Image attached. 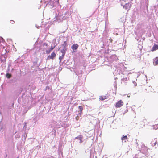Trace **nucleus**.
<instances>
[{
	"mask_svg": "<svg viewBox=\"0 0 158 158\" xmlns=\"http://www.w3.org/2000/svg\"><path fill=\"white\" fill-rule=\"evenodd\" d=\"M4 74V73H1V74L2 75H3Z\"/></svg>",
	"mask_w": 158,
	"mask_h": 158,
	"instance_id": "nucleus-52",
	"label": "nucleus"
},
{
	"mask_svg": "<svg viewBox=\"0 0 158 158\" xmlns=\"http://www.w3.org/2000/svg\"><path fill=\"white\" fill-rule=\"evenodd\" d=\"M68 62V61L66 60H64L61 63L62 64H66V65H68L69 64L67 63Z\"/></svg>",
	"mask_w": 158,
	"mask_h": 158,
	"instance_id": "nucleus-30",
	"label": "nucleus"
},
{
	"mask_svg": "<svg viewBox=\"0 0 158 158\" xmlns=\"http://www.w3.org/2000/svg\"><path fill=\"white\" fill-rule=\"evenodd\" d=\"M62 53V55L61 56H60L59 58V59L60 60V62L59 63H60L61 62V61L63 59L65 55V53L63 52H61Z\"/></svg>",
	"mask_w": 158,
	"mask_h": 158,
	"instance_id": "nucleus-18",
	"label": "nucleus"
},
{
	"mask_svg": "<svg viewBox=\"0 0 158 158\" xmlns=\"http://www.w3.org/2000/svg\"><path fill=\"white\" fill-rule=\"evenodd\" d=\"M40 65V63L39 64H37V67H38Z\"/></svg>",
	"mask_w": 158,
	"mask_h": 158,
	"instance_id": "nucleus-49",
	"label": "nucleus"
},
{
	"mask_svg": "<svg viewBox=\"0 0 158 158\" xmlns=\"http://www.w3.org/2000/svg\"><path fill=\"white\" fill-rule=\"evenodd\" d=\"M145 77H146V78H147V76L145 75Z\"/></svg>",
	"mask_w": 158,
	"mask_h": 158,
	"instance_id": "nucleus-55",
	"label": "nucleus"
},
{
	"mask_svg": "<svg viewBox=\"0 0 158 158\" xmlns=\"http://www.w3.org/2000/svg\"><path fill=\"white\" fill-rule=\"evenodd\" d=\"M27 136V134H26L25 133L23 135V137L24 138V140H26Z\"/></svg>",
	"mask_w": 158,
	"mask_h": 158,
	"instance_id": "nucleus-35",
	"label": "nucleus"
},
{
	"mask_svg": "<svg viewBox=\"0 0 158 158\" xmlns=\"http://www.w3.org/2000/svg\"><path fill=\"white\" fill-rule=\"evenodd\" d=\"M37 60H36L35 61H34L33 63V66H36L37 67Z\"/></svg>",
	"mask_w": 158,
	"mask_h": 158,
	"instance_id": "nucleus-31",
	"label": "nucleus"
},
{
	"mask_svg": "<svg viewBox=\"0 0 158 158\" xmlns=\"http://www.w3.org/2000/svg\"><path fill=\"white\" fill-rule=\"evenodd\" d=\"M56 54L54 51L50 55H49L47 58L46 60H53L55 59Z\"/></svg>",
	"mask_w": 158,
	"mask_h": 158,
	"instance_id": "nucleus-7",
	"label": "nucleus"
},
{
	"mask_svg": "<svg viewBox=\"0 0 158 158\" xmlns=\"http://www.w3.org/2000/svg\"><path fill=\"white\" fill-rule=\"evenodd\" d=\"M22 72L20 69H17L16 71V76L17 77H20L22 75Z\"/></svg>",
	"mask_w": 158,
	"mask_h": 158,
	"instance_id": "nucleus-13",
	"label": "nucleus"
},
{
	"mask_svg": "<svg viewBox=\"0 0 158 158\" xmlns=\"http://www.w3.org/2000/svg\"><path fill=\"white\" fill-rule=\"evenodd\" d=\"M55 46H54L53 47L52 46H51V48H50L52 51L55 48Z\"/></svg>",
	"mask_w": 158,
	"mask_h": 158,
	"instance_id": "nucleus-40",
	"label": "nucleus"
},
{
	"mask_svg": "<svg viewBox=\"0 0 158 158\" xmlns=\"http://www.w3.org/2000/svg\"><path fill=\"white\" fill-rule=\"evenodd\" d=\"M59 0H44L46 6L49 8L52 9L56 7L58 4Z\"/></svg>",
	"mask_w": 158,
	"mask_h": 158,
	"instance_id": "nucleus-2",
	"label": "nucleus"
},
{
	"mask_svg": "<svg viewBox=\"0 0 158 158\" xmlns=\"http://www.w3.org/2000/svg\"><path fill=\"white\" fill-rule=\"evenodd\" d=\"M25 123V124L24 125V127H25L26 126V123Z\"/></svg>",
	"mask_w": 158,
	"mask_h": 158,
	"instance_id": "nucleus-50",
	"label": "nucleus"
},
{
	"mask_svg": "<svg viewBox=\"0 0 158 158\" xmlns=\"http://www.w3.org/2000/svg\"><path fill=\"white\" fill-rule=\"evenodd\" d=\"M80 30H79V32H80Z\"/></svg>",
	"mask_w": 158,
	"mask_h": 158,
	"instance_id": "nucleus-56",
	"label": "nucleus"
},
{
	"mask_svg": "<svg viewBox=\"0 0 158 158\" xmlns=\"http://www.w3.org/2000/svg\"><path fill=\"white\" fill-rule=\"evenodd\" d=\"M63 46V49L60 51L61 52H63L66 53V51L67 50L68 44L66 41H64L63 44H62Z\"/></svg>",
	"mask_w": 158,
	"mask_h": 158,
	"instance_id": "nucleus-6",
	"label": "nucleus"
},
{
	"mask_svg": "<svg viewBox=\"0 0 158 158\" xmlns=\"http://www.w3.org/2000/svg\"><path fill=\"white\" fill-rule=\"evenodd\" d=\"M5 42V40H4V39H3V38L2 37H0V48H1V47H2V48L3 49H4L5 50V51H6V47L2 46V45L1 44V43H4Z\"/></svg>",
	"mask_w": 158,
	"mask_h": 158,
	"instance_id": "nucleus-9",
	"label": "nucleus"
},
{
	"mask_svg": "<svg viewBox=\"0 0 158 158\" xmlns=\"http://www.w3.org/2000/svg\"><path fill=\"white\" fill-rule=\"evenodd\" d=\"M77 125L76 126L77 127H79L80 126V124L77 122L76 123Z\"/></svg>",
	"mask_w": 158,
	"mask_h": 158,
	"instance_id": "nucleus-43",
	"label": "nucleus"
},
{
	"mask_svg": "<svg viewBox=\"0 0 158 158\" xmlns=\"http://www.w3.org/2000/svg\"><path fill=\"white\" fill-rule=\"evenodd\" d=\"M14 69L13 68H12L11 70V72Z\"/></svg>",
	"mask_w": 158,
	"mask_h": 158,
	"instance_id": "nucleus-53",
	"label": "nucleus"
},
{
	"mask_svg": "<svg viewBox=\"0 0 158 158\" xmlns=\"http://www.w3.org/2000/svg\"><path fill=\"white\" fill-rule=\"evenodd\" d=\"M83 73V71L81 70L78 72V73H76V74H77L78 75V77H80V76L79 75L82 74Z\"/></svg>",
	"mask_w": 158,
	"mask_h": 158,
	"instance_id": "nucleus-28",
	"label": "nucleus"
},
{
	"mask_svg": "<svg viewBox=\"0 0 158 158\" xmlns=\"http://www.w3.org/2000/svg\"><path fill=\"white\" fill-rule=\"evenodd\" d=\"M13 108L11 109L7 110V112L8 114H10V115L12 113H13Z\"/></svg>",
	"mask_w": 158,
	"mask_h": 158,
	"instance_id": "nucleus-27",
	"label": "nucleus"
},
{
	"mask_svg": "<svg viewBox=\"0 0 158 158\" xmlns=\"http://www.w3.org/2000/svg\"><path fill=\"white\" fill-rule=\"evenodd\" d=\"M106 98V97L105 96H100L99 97V99L100 100L102 101L104 100Z\"/></svg>",
	"mask_w": 158,
	"mask_h": 158,
	"instance_id": "nucleus-24",
	"label": "nucleus"
},
{
	"mask_svg": "<svg viewBox=\"0 0 158 158\" xmlns=\"http://www.w3.org/2000/svg\"><path fill=\"white\" fill-rule=\"evenodd\" d=\"M51 51L52 50L50 49L47 50L46 51V53L47 54H49L50 53Z\"/></svg>",
	"mask_w": 158,
	"mask_h": 158,
	"instance_id": "nucleus-32",
	"label": "nucleus"
},
{
	"mask_svg": "<svg viewBox=\"0 0 158 158\" xmlns=\"http://www.w3.org/2000/svg\"><path fill=\"white\" fill-rule=\"evenodd\" d=\"M129 94H128V95H127V97H130V95H129Z\"/></svg>",
	"mask_w": 158,
	"mask_h": 158,
	"instance_id": "nucleus-51",
	"label": "nucleus"
},
{
	"mask_svg": "<svg viewBox=\"0 0 158 158\" xmlns=\"http://www.w3.org/2000/svg\"><path fill=\"white\" fill-rule=\"evenodd\" d=\"M43 46H48V44H47L46 43H43Z\"/></svg>",
	"mask_w": 158,
	"mask_h": 158,
	"instance_id": "nucleus-42",
	"label": "nucleus"
},
{
	"mask_svg": "<svg viewBox=\"0 0 158 158\" xmlns=\"http://www.w3.org/2000/svg\"><path fill=\"white\" fill-rule=\"evenodd\" d=\"M117 79V78H115V79Z\"/></svg>",
	"mask_w": 158,
	"mask_h": 158,
	"instance_id": "nucleus-62",
	"label": "nucleus"
},
{
	"mask_svg": "<svg viewBox=\"0 0 158 158\" xmlns=\"http://www.w3.org/2000/svg\"><path fill=\"white\" fill-rule=\"evenodd\" d=\"M127 104H128V103H127V104H126V105H127Z\"/></svg>",
	"mask_w": 158,
	"mask_h": 158,
	"instance_id": "nucleus-64",
	"label": "nucleus"
},
{
	"mask_svg": "<svg viewBox=\"0 0 158 158\" xmlns=\"http://www.w3.org/2000/svg\"><path fill=\"white\" fill-rule=\"evenodd\" d=\"M114 34H115L116 35H117L118 34L117 33H114Z\"/></svg>",
	"mask_w": 158,
	"mask_h": 158,
	"instance_id": "nucleus-48",
	"label": "nucleus"
},
{
	"mask_svg": "<svg viewBox=\"0 0 158 158\" xmlns=\"http://www.w3.org/2000/svg\"><path fill=\"white\" fill-rule=\"evenodd\" d=\"M79 116H81V115H77L75 117V119L77 120H78L79 118Z\"/></svg>",
	"mask_w": 158,
	"mask_h": 158,
	"instance_id": "nucleus-38",
	"label": "nucleus"
},
{
	"mask_svg": "<svg viewBox=\"0 0 158 158\" xmlns=\"http://www.w3.org/2000/svg\"><path fill=\"white\" fill-rule=\"evenodd\" d=\"M5 127L3 125V122L1 121L0 122V131H3L5 129Z\"/></svg>",
	"mask_w": 158,
	"mask_h": 158,
	"instance_id": "nucleus-14",
	"label": "nucleus"
},
{
	"mask_svg": "<svg viewBox=\"0 0 158 158\" xmlns=\"http://www.w3.org/2000/svg\"><path fill=\"white\" fill-rule=\"evenodd\" d=\"M65 14H63L61 12L58 13V15L56 17V19L58 22L62 21L63 19H65L68 16V15H66L67 13L65 12Z\"/></svg>",
	"mask_w": 158,
	"mask_h": 158,
	"instance_id": "nucleus-3",
	"label": "nucleus"
},
{
	"mask_svg": "<svg viewBox=\"0 0 158 158\" xmlns=\"http://www.w3.org/2000/svg\"><path fill=\"white\" fill-rule=\"evenodd\" d=\"M136 140V141H137ZM137 149L138 150H139L140 152L143 154L144 156L147 157H148L149 156V151L150 149L146 146L144 144L142 143H141L139 144L137 143L136 141Z\"/></svg>",
	"mask_w": 158,
	"mask_h": 158,
	"instance_id": "nucleus-1",
	"label": "nucleus"
},
{
	"mask_svg": "<svg viewBox=\"0 0 158 158\" xmlns=\"http://www.w3.org/2000/svg\"><path fill=\"white\" fill-rule=\"evenodd\" d=\"M137 41H138V39H137Z\"/></svg>",
	"mask_w": 158,
	"mask_h": 158,
	"instance_id": "nucleus-57",
	"label": "nucleus"
},
{
	"mask_svg": "<svg viewBox=\"0 0 158 158\" xmlns=\"http://www.w3.org/2000/svg\"><path fill=\"white\" fill-rule=\"evenodd\" d=\"M123 103L122 101L121 100H120L118 101L115 104V106L116 108H120V107L123 105Z\"/></svg>",
	"mask_w": 158,
	"mask_h": 158,
	"instance_id": "nucleus-8",
	"label": "nucleus"
},
{
	"mask_svg": "<svg viewBox=\"0 0 158 158\" xmlns=\"http://www.w3.org/2000/svg\"><path fill=\"white\" fill-rule=\"evenodd\" d=\"M143 40H144L145 38H143Z\"/></svg>",
	"mask_w": 158,
	"mask_h": 158,
	"instance_id": "nucleus-54",
	"label": "nucleus"
},
{
	"mask_svg": "<svg viewBox=\"0 0 158 158\" xmlns=\"http://www.w3.org/2000/svg\"><path fill=\"white\" fill-rule=\"evenodd\" d=\"M127 139V135H123V136L121 137V139L122 141L124 140H125Z\"/></svg>",
	"mask_w": 158,
	"mask_h": 158,
	"instance_id": "nucleus-23",
	"label": "nucleus"
},
{
	"mask_svg": "<svg viewBox=\"0 0 158 158\" xmlns=\"http://www.w3.org/2000/svg\"><path fill=\"white\" fill-rule=\"evenodd\" d=\"M127 77L124 78H123V79H121V80L123 81H127Z\"/></svg>",
	"mask_w": 158,
	"mask_h": 158,
	"instance_id": "nucleus-36",
	"label": "nucleus"
},
{
	"mask_svg": "<svg viewBox=\"0 0 158 158\" xmlns=\"http://www.w3.org/2000/svg\"><path fill=\"white\" fill-rule=\"evenodd\" d=\"M50 89V87L48 86H47L46 87V90L48 89L49 90Z\"/></svg>",
	"mask_w": 158,
	"mask_h": 158,
	"instance_id": "nucleus-41",
	"label": "nucleus"
},
{
	"mask_svg": "<svg viewBox=\"0 0 158 158\" xmlns=\"http://www.w3.org/2000/svg\"><path fill=\"white\" fill-rule=\"evenodd\" d=\"M23 87H20L19 89V93L21 94V93L23 92Z\"/></svg>",
	"mask_w": 158,
	"mask_h": 158,
	"instance_id": "nucleus-34",
	"label": "nucleus"
},
{
	"mask_svg": "<svg viewBox=\"0 0 158 158\" xmlns=\"http://www.w3.org/2000/svg\"><path fill=\"white\" fill-rule=\"evenodd\" d=\"M10 23H11L13 24L14 23V21L13 20H11L10 21Z\"/></svg>",
	"mask_w": 158,
	"mask_h": 158,
	"instance_id": "nucleus-44",
	"label": "nucleus"
},
{
	"mask_svg": "<svg viewBox=\"0 0 158 158\" xmlns=\"http://www.w3.org/2000/svg\"><path fill=\"white\" fill-rule=\"evenodd\" d=\"M37 28H38V29L39 28L38 27H37Z\"/></svg>",
	"mask_w": 158,
	"mask_h": 158,
	"instance_id": "nucleus-58",
	"label": "nucleus"
},
{
	"mask_svg": "<svg viewBox=\"0 0 158 158\" xmlns=\"http://www.w3.org/2000/svg\"><path fill=\"white\" fill-rule=\"evenodd\" d=\"M78 109L80 110V112L79 111H78L79 113L78 115H81V114L83 110V107L82 106H78Z\"/></svg>",
	"mask_w": 158,
	"mask_h": 158,
	"instance_id": "nucleus-20",
	"label": "nucleus"
},
{
	"mask_svg": "<svg viewBox=\"0 0 158 158\" xmlns=\"http://www.w3.org/2000/svg\"><path fill=\"white\" fill-rule=\"evenodd\" d=\"M157 50H158V44H154L151 49V51L153 52Z\"/></svg>",
	"mask_w": 158,
	"mask_h": 158,
	"instance_id": "nucleus-17",
	"label": "nucleus"
},
{
	"mask_svg": "<svg viewBox=\"0 0 158 158\" xmlns=\"http://www.w3.org/2000/svg\"><path fill=\"white\" fill-rule=\"evenodd\" d=\"M117 79V78H115V79Z\"/></svg>",
	"mask_w": 158,
	"mask_h": 158,
	"instance_id": "nucleus-63",
	"label": "nucleus"
},
{
	"mask_svg": "<svg viewBox=\"0 0 158 158\" xmlns=\"http://www.w3.org/2000/svg\"><path fill=\"white\" fill-rule=\"evenodd\" d=\"M23 92H26L27 91V89L25 87H23Z\"/></svg>",
	"mask_w": 158,
	"mask_h": 158,
	"instance_id": "nucleus-37",
	"label": "nucleus"
},
{
	"mask_svg": "<svg viewBox=\"0 0 158 158\" xmlns=\"http://www.w3.org/2000/svg\"><path fill=\"white\" fill-rule=\"evenodd\" d=\"M75 139H78L80 140L79 143H81L83 142V136L82 135H80L79 136L76 137L75 138Z\"/></svg>",
	"mask_w": 158,
	"mask_h": 158,
	"instance_id": "nucleus-11",
	"label": "nucleus"
},
{
	"mask_svg": "<svg viewBox=\"0 0 158 158\" xmlns=\"http://www.w3.org/2000/svg\"><path fill=\"white\" fill-rule=\"evenodd\" d=\"M135 33L137 37L140 38L142 35V32H140V30H134Z\"/></svg>",
	"mask_w": 158,
	"mask_h": 158,
	"instance_id": "nucleus-12",
	"label": "nucleus"
},
{
	"mask_svg": "<svg viewBox=\"0 0 158 158\" xmlns=\"http://www.w3.org/2000/svg\"><path fill=\"white\" fill-rule=\"evenodd\" d=\"M14 104V103H13L11 104L10 106H8L7 107V110L11 109H12V108H13Z\"/></svg>",
	"mask_w": 158,
	"mask_h": 158,
	"instance_id": "nucleus-25",
	"label": "nucleus"
},
{
	"mask_svg": "<svg viewBox=\"0 0 158 158\" xmlns=\"http://www.w3.org/2000/svg\"><path fill=\"white\" fill-rule=\"evenodd\" d=\"M79 47V45L77 44H75L71 46V49L73 50V52H75L77 50Z\"/></svg>",
	"mask_w": 158,
	"mask_h": 158,
	"instance_id": "nucleus-10",
	"label": "nucleus"
},
{
	"mask_svg": "<svg viewBox=\"0 0 158 158\" xmlns=\"http://www.w3.org/2000/svg\"><path fill=\"white\" fill-rule=\"evenodd\" d=\"M131 7V4L129 3H126L123 6V7L126 9H129Z\"/></svg>",
	"mask_w": 158,
	"mask_h": 158,
	"instance_id": "nucleus-16",
	"label": "nucleus"
},
{
	"mask_svg": "<svg viewBox=\"0 0 158 158\" xmlns=\"http://www.w3.org/2000/svg\"><path fill=\"white\" fill-rule=\"evenodd\" d=\"M25 95V92H23L22 95V97L23 96Z\"/></svg>",
	"mask_w": 158,
	"mask_h": 158,
	"instance_id": "nucleus-45",
	"label": "nucleus"
},
{
	"mask_svg": "<svg viewBox=\"0 0 158 158\" xmlns=\"http://www.w3.org/2000/svg\"><path fill=\"white\" fill-rule=\"evenodd\" d=\"M151 144H152V146H155L156 147V144H157V141L156 140L155 142H154V143H151Z\"/></svg>",
	"mask_w": 158,
	"mask_h": 158,
	"instance_id": "nucleus-29",
	"label": "nucleus"
},
{
	"mask_svg": "<svg viewBox=\"0 0 158 158\" xmlns=\"http://www.w3.org/2000/svg\"><path fill=\"white\" fill-rule=\"evenodd\" d=\"M113 40L112 39H107L106 40L105 43L107 45H109L110 44V43H112Z\"/></svg>",
	"mask_w": 158,
	"mask_h": 158,
	"instance_id": "nucleus-19",
	"label": "nucleus"
},
{
	"mask_svg": "<svg viewBox=\"0 0 158 158\" xmlns=\"http://www.w3.org/2000/svg\"><path fill=\"white\" fill-rule=\"evenodd\" d=\"M133 83L134 84V86L135 87L137 86V83L135 81H133Z\"/></svg>",
	"mask_w": 158,
	"mask_h": 158,
	"instance_id": "nucleus-39",
	"label": "nucleus"
},
{
	"mask_svg": "<svg viewBox=\"0 0 158 158\" xmlns=\"http://www.w3.org/2000/svg\"><path fill=\"white\" fill-rule=\"evenodd\" d=\"M6 49L7 48L5 51H6V52L4 54H2L0 55V60L1 62H3V63H4L6 62V59L7 58V56L6 55V53H7L8 52H9V51H8V50H6Z\"/></svg>",
	"mask_w": 158,
	"mask_h": 158,
	"instance_id": "nucleus-5",
	"label": "nucleus"
},
{
	"mask_svg": "<svg viewBox=\"0 0 158 158\" xmlns=\"http://www.w3.org/2000/svg\"><path fill=\"white\" fill-rule=\"evenodd\" d=\"M52 135H53L54 136H56V130L53 129L52 130Z\"/></svg>",
	"mask_w": 158,
	"mask_h": 158,
	"instance_id": "nucleus-26",
	"label": "nucleus"
},
{
	"mask_svg": "<svg viewBox=\"0 0 158 158\" xmlns=\"http://www.w3.org/2000/svg\"><path fill=\"white\" fill-rule=\"evenodd\" d=\"M65 31H64V32H63V33H64L65 32Z\"/></svg>",
	"mask_w": 158,
	"mask_h": 158,
	"instance_id": "nucleus-60",
	"label": "nucleus"
},
{
	"mask_svg": "<svg viewBox=\"0 0 158 158\" xmlns=\"http://www.w3.org/2000/svg\"><path fill=\"white\" fill-rule=\"evenodd\" d=\"M6 77L7 79H10L12 77V75L10 73H6Z\"/></svg>",
	"mask_w": 158,
	"mask_h": 158,
	"instance_id": "nucleus-21",
	"label": "nucleus"
},
{
	"mask_svg": "<svg viewBox=\"0 0 158 158\" xmlns=\"http://www.w3.org/2000/svg\"><path fill=\"white\" fill-rule=\"evenodd\" d=\"M125 30H124V33H125Z\"/></svg>",
	"mask_w": 158,
	"mask_h": 158,
	"instance_id": "nucleus-59",
	"label": "nucleus"
},
{
	"mask_svg": "<svg viewBox=\"0 0 158 158\" xmlns=\"http://www.w3.org/2000/svg\"><path fill=\"white\" fill-rule=\"evenodd\" d=\"M11 66V65H10V64H9L8 65V69H7L6 71V73H9V71H10V67Z\"/></svg>",
	"mask_w": 158,
	"mask_h": 158,
	"instance_id": "nucleus-33",
	"label": "nucleus"
},
{
	"mask_svg": "<svg viewBox=\"0 0 158 158\" xmlns=\"http://www.w3.org/2000/svg\"><path fill=\"white\" fill-rule=\"evenodd\" d=\"M157 147H158V142H157V144H156V146L155 147V148H156Z\"/></svg>",
	"mask_w": 158,
	"mask_h": 158,
	"instance_id": "nucleus-47",
	"label": "nucleus"
},
{
	"mask_svg": "<svg viewBox=\"0 0 158 158\" xmlns=\"http://www.w3.org/2000/svg\"><path fill=\"white\" fill-rule=\"evenodd\" d=\"M158 129V124H156L152 126V129L157 130Z\"/></svg>",
	"mask_w": 158,
	"mask_h": 158,
	"instance_id": "nucleus-22",
	"label": "nucleus"
},
{
	"mask_svg": "<svg viewBox=\"0 0 158 158\" xmlns=\"http://www.w3.org/2000/svg\"><path fill=\"white\" fill-rule=\"evenodd\" d=\"M124 70L121 67H118L116 68L113 72L114 75H120V73L123 74V73Z\"/></svg>",
	"mask_w": 158,
	"mask_h": 158,
	"instance_id": "nucleus-4",
	"label": "nucleus"
},
{
	"mask_svg": "<svg viewBox=\"0 0 158 158\" xmlns=\"http://www.w3.org/2000/svg\"><path fill=\"white\" fill-rule=\"evenodd\" d=\"M117 79V78H115V79Z\"/></svg>",
	"mask_w": 158,
	"mask_h": 158,
	"instance_id": "nucleus-61",
	"label": "nucleus"
},
{
	"mask_svg": "<svg viewBox=\"0 0 158 158\" xmlns=\"http://www.w3.org/2000/svg\"><path fill=\"white\" fill-rule=\"evenodd\" d=\"M153 64L155 66L158 65V57H156L153 59Z\"/></svg>",
	"mask_w": 158,
	"mask_h": 158,
	"instance_id": "nucleus-15",
	"label": "nucleus"
},
{
	"mask_svg": "<svg viewBox=\"0 0 158 158\" xmlns=\"http://www.w3.org/2000/svg\"><path fill=\"white\" fill-rule=\"evenodd\" d=\"M7 154H6V153H5V157H4V158H6V157H7Z\"/></svg>",
	"mask_w": 158,
	"mask_h": 158,
	"instance_id": "nucleus-46",
	"label": "nucleus"
}]
</instances>
